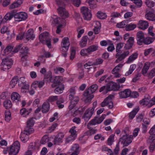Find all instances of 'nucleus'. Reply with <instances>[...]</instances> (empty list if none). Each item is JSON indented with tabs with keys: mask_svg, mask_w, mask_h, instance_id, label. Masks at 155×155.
Returning <instances> with one entry per match:
<instances>
[{
	"mask_svg": "<svg viewBox=\"0 0 155 155\" xmlns=\"http://www.w3.org/2000/svg\"><path fill=\"white\" fill-rule=\"evenodd\" d=\"M39 39L41 42L43 44H46L49 48H51V37L49 34L45 32L39 35Z\"/></svg>",
	"mask_w": 155,
	"mask_h": 155,
	"instance_id": "f257e3e1",
	"label": "nucleus"
},
{
	"mask_svg": "<svg viewBox=\"0 0 155 155\" xmlns=\"http://www.w3.org/2000/svg\"><path fill=\"white\" fill-rule=\"evenodd\" d=\"M140 104L148 107H150L155 104V96L151 100L149 95H146L143 99L140 101Z\"/></svg>",
	"mask_w": 155,
	"mask_h": 155,
	"instance_id": "f03ea898",
	"label": "nucleus"
},
{
	"mask_svg": "<svg viewBox=\"0 0 155 155\" xmlns=\"http://www.w3.org/2000/svg\"><path fill=\"white\" fill-rule=\"evenodd\" d=\"M20 148V144L18 141H15L12 145L7 148L9 155H17Z\"/></svg>",
	"mask_w": 155,
	"mask_h": 155,
	"instance_id": "7ed1b4c3",
	"label": "nucleus"
},
{
	"mask_svg": "<svg viewBox=\"0 0 155 155\" xmlns=\"http://www.w3.org/2000/svg\"><path fill=\"white\" fill-rule=\"evenodd\" d=\"M106 116V115L105 114H103L100 117H95L94 119L91 120L88 124L87 125L88 128L90 129L91 125H95L96 124L101 123L105 119Z\"/></svg>",
	"mask_w": 155,
	"mask_h": 155,
	"instance_id": "20e7f679",
	"label": "nucleus"
},
{
	"mask_svg": "<svg viewBox=\"0 0 155 155\" xmlns=\"http://www.w3.org/2000/svg\"><path fill=\"white\" fill-rule=\"evenodd\" d=\"M132 136H128L127 134L123 135L119 139V142L123 145V146H127L132 141Z\"/></svg>",
	"mask_w": 155,
	"mask_h": 155,
	"instance_id": "39448f33",
	"label": "nucleus"
},
{
	"mask_svg": "<svg viewBox=\"0 0 155 155\" xmlns=\"http://www.w3.org/2000/svg\"><path fill=\"white\" fill-rule=\"evenodd\" d=\"M81 12L82 13L84 19L90 20L91 18V11L86 7H83L81 8Z\"/></svg>",
	"mask_w": 155,
	"mask_h": 155,
	"instance_id": "423d86ee",
	"label": "nucleus"
},
{
	"mask_svg": "<svg viewBox=\"0 0 155 155\" xmlns=\"http://www.w3.org/2000/svg\"><path fill=\"white\" fill-rule=\"evenodd\" d=\"M114 97V95H109L101 103V106L103 107L108 105V107L109 108H112L113 107V104L112 100Z\"/></svg>",
	"mask_w": 155,
	"mask_h": 155,
	"instance_id": "0eeeda50",
	"label": "nucleus"
},
{
	"mask_svg": "<svg viewBox=\"0 0 155 155\" xmlns=\"http://www.w3.org/2000/svg\"><path fill=\"white\" fill-rule=\"evenodd\" d=\"M18 85L19 86L21 87V91L23 92H26V90L29 87V85L27 84L24 77H21L18 79Z\"/></svg>",
	"mask_w": 155,
	"mask_h": 155,
	"instance_id": "6e6552de",
	"label": "nucleus"
},
{
	"mask_svg": "<svg viewBox=\"0 0 155 155\" xmlns=\"http://www.w3.org/2000/svg\"><path fill=\"white\" fill-rule=\"evenodd\" d=\"M27 13L21 12L15 13V12L14 19L16 21H21L25 20L28 18Z\"/></svg>",
	"mask_w": 155,
	"mask_h": 155,
	"instance_id": "1a4fd4ad",
	"label": "nucleus"
},
{
	"mask_svg": "<svg viewBox=\"0 0 155 155\" xmlns=\"http://www.w3.org/2000/svg\"><path fill=\"white\" fill-rule=\"evenodd\" d=\"M94 113V108H88L85 112L82 117V119L85 121L87 122L90 119Z\"/></svg>",
	"mask_w": 155,
	"mask_h": 155,
	"instance_id": "9d476101",
	"label": "nucleus"
},
{
	"mask_svg": "<svg viewBox=\"0 0 155 155\" xmlns=\"http://www.w3.org/2000/svg\"><path fill=\"white\" fill-rule=\"evenodd\" d=\"M70 45V43L69 38L67 37L64 38L62 40L61 44V51L62 52H67Z\"/></svg>",
	"mask_w": 155,
	"mask_h": 155,
	"instance_id": "9b49d317",
	"label": "nucleus"
},
{
	"mask_svg": "<svg viewBox=\"0 0 155 155\" xmlns=\"http://www.w3.org/2000/svg\"><path fill=\"white\" fill-rule=\"evenodd\" d=\"M129 53L130 52L128 51H125L123 53L120 54V52H117L115 55L116 58H117L115 62L118 63L123 61L129 55Z\"/></svg>",
	"mask_w": 155,
	"mask_h": 155,
	"instance_id": "f8f14e48",
	"label": "nucleus"
},
{
	"mask_svg": "<svg viewBox=\"0 0 155 155\" xmlns=\"http://www.w3.org/2000/svg\"><path fill=\"white\" fill-rule=\"evenodd\" d=\"M64 135L62 133H60L56 136H53L54 139L53 142L54 145H59L63 141V139Z\"/></svg>",
	"mask_w": 155,
	"mask_h": 155,
	"instance_id": "ddd939ff",
	"label": "nucleus"
},
{
	"mask_svg": "<svg viewBox=\"0 0 155 155\" xmlns=\"http://www.w3.org/2000/svg\"><path fill=\"white\" fill-rule=\"evenodd\" d=\"M145 17L149 21H153L155 20V14L152 9H146Z\"/></svg>",
	"mask_w": 155,
	"mask_h": 155,
	"instance_id": "4468645a",
	"label": "nucleus"
},
{
	"mask_svg": "<svg viewBox=\"0 0 155 155\" xmlns=\"http://www.w3.org/2000/svg\"><path fill=\"white\" fill-rule=\"evenodd\" d=\"M98 88V86L96 84H93L91 85L84 92V96H87L91 94L92 95V94L95 92Z\"/></svg>",
	"mask_w": 155,
	"mask_h": 155,
	"instance_id": "2eb2a0df",
	"label": "nucleus"
},
{
	"mask_svg": "<svg viewBox=\"0 0 155 155\" xmlns=\"http://www.w3.org/2000/svg\"><path fill=\"white\" fill-rule=\"evenodd\" d=\"M62 77L60 76H56L52 79L51 82L53 83L51 86L52 88H54L57 85L59 84H62L61 82L62 80Z\"/></svg>",
	"mask_w": 155,
	"mask_h": 155,
	"instance_id": "dca6fc26",
	"label": "nucleus"
},
{
	"mask_svg": "<svg viewBox=\"0 0 155 155\" xmlns=\"http://www.w3.org/2000/svg\"><path fill=\"white\" fill-rule=\"evenodd\" d=\"M136 39L137 44L140 45H142L144 39L143 33L142 31H139L137 34Z\"/></svg>",
	"mask_w": 155,
	"mask_h": 155,
	"instance_id": "f3484780",
	"label": "nucleus"
},
{
	"mask_svg": "<svg viewBox=\"0 0 155 155\" xmlns=\"http://www.w3.org/2000/svg\"><path fill=\"white\" fill-rule=\"evenodd\" d=\"M134 42V37H130L129 39L127 40L126 43L125 44L124 47V48L126 50H129L131 49L133 47Z\"/></svg>",
	"mask_w": 155,
	"mask_h": 155,
	"instance_id": "a211bd4d",
	"label": "nucleus"
},
{
	"mask_svg": "<svg viewBox=\"0 0 155 155\" xmlns=\"http://www.w3.org/2000/svg\"><path fill=\"white\" fill-rule=\"evenodd\" d=\"M58 11L60 16L62 17V18L64 19L68 17V13L64 8L59 6L58 9Z\"/></svg>",
	"mask_w": 155,
	"mask_h": 155,
	"instance_id": "6ab92c4d",
	"label": "nucleus"
},
{
	"mask_svg": "<svg viewBox=\"0 0 155 155\" xmlns=\"http://www.w3.org/2000/svg\"><path fill=\"white\" fill-rule=\"evenodd\" d=\"M80 147L78 144L75 143L71 147V150L73 151L70 155H78L80 153Z\"/></svg>",
	"mask_w": 155,
	"mask_h": 155,
	"instance_id": "aec40b11",
	"label": "nucleus"
},
{
	"mask_svg": "<svg viewBox=\"0 0 155 155\" xmlns=\"http://www.w3.org/2000/svg\"><path fill=\"white\" fill-rule=\"evenodd\" d=\"M53 139V137L51 136L49 137L48 135H45L42 137L40 143L41 144H45L48 142L52 141Z\"/></svg>",
	"mask_w": 155,
	"mask_h": 155,
	"instance_id": "412c9836",
	"label": "nucleus"
},
{
	"mask_svg": "<svg viewBox=\"0 0 155 155\" xmlns=\"http://www.w3.org/2000/svg\"><path fill=\"white\" fill-rule=\"evenodd\" d=\"M54 90V92L56 94H59L63 93L64 89V86L62 84H59L57 85Z\"/></svg>",
	"mask_w": 155,
	"mask_h": 155,
	"instance_id": "4be33fe9",
	"label": "nucleus"
},
{
	"mask_svg": "<svg viewBox=\"0 0 155 155\" xmlns=\"http://www.w3.org/2000/svg\"><path fill=\"white\" fill-rule=\"evenodd\" d=\"M15 12L13 11L7 13L4 16L3 19L5 23L8 21L10 20L13 17H14Z\"/></svg>",
	"mask_w": 155,
	"mask_h": 155,
	"instance_id": "5701e85b",
	"label": "nucleus"
},
{
	"mask_svg": "<svg viewBox=\"0 0 155 155\" xmlns=\"http://www.w3.org/2000/svg\"><path fill=\"white\" fill-rule=\"evenodd\" d=\"M131 91L129 89H126L119 93L120 97L121 98H126L130 96Z\"/></svg>",
	"mask_w": 155,
	"mask_h": 155,
	"instance_id": "b1692460",
	"label": "nucleus"
},
{
	"mask_svg": "<svg viewBox=\"0 0 155 155\" xmlns=\"http://www.w3.org/2000/svg\"><path fill=\"white\" fill-rule=\"evenodd\" d=\"M34 31L32 29H29L26 33V39L28 41L30 39L33 40L35 38V35H34Z\"/></svg>",
	"mask_w": 155,
	"mask_h": 155,
	"instance_id": "393cba45",
	"label": "nucleus"
},
{
	"mask_svg": "<svg viewBox=\"0 0 155 155\" xmlns=\"http://www.w3.org/2000/svg\"><path fill=\"white\" fill-rule=\"evenodd\" d=\"M29 135L24 131H22L20 135V139L21 140L24 142L27 141L29 138Z\"/></svg>",
	"mask_w": 155,
	"mask_h": 155,
	"instance_id": "a878e982",
	"label": "nucleus"
},
{
	"mask_svg": "<svg viewBox=\"0 0 155 155\" xmlns=\"http://www.w3.org/2000/svg\"><path fill=\"white\" fill-rule=\"evenodd\" d=\"M139 28L142 30H145L149 26L147 21H145L140 20L138 24Z\"/></svg>",
	"mask_w": 155,
	"mask_h": 155,
	"instance_id": "bb28decb",
	"label": "nucleus"
},
{
	"mask_svg": "<svg viewBox=\"0 0 155 155\" xmlns=\"http://www.w3.org/2000/svg\"><path fill=\"white\" fill-rule=\"evenodd\" d=\"M31 108L26 109L23 108L20 110V114L23 117H26L31 112Z\"/></svg>",
	"mask_w": 155,
	"mask_h": 155,
	"instance_id": "cd10ccee",
	"label": "nucleus"
},
{
	"mask_svg": "<svg viewBox=\"0 0 155 155\" xmlns=\"http://www.w3.org/2000/svg\"><path fill=\"white\" fill-rule=\"evenodd\" d=\"M22 3L21 0H18L14 2L9 6L10 9H13L19 7Z\"/></svg>",
	"mask_w": 155,
	"mask_h": 155,
	"instance_id": "c85d7f7f",
	"label": "nucleus"
},
{
	"mask_svg": "<svg viewBox=\"0 0 155 155\" xmlns=\"http://www.w3.org/2000/svg\"><path fill=\"white\" fill-rule=\"evenodd\" d=\"M45 84L44 81H35L32 83V87L36 88L38 87L39 88L42 87Z\"/></svg>",
	"mask_w": 155,
	"mask_h": 155,
	"instance_id": "c756f323",
	"label": "nucleus"
},
{
	"mask_svg": "<svg viewBox=\"0 0 155 155\" xmlns=\"http://www.w3.org/2000/svg\"><path fill=\"white\" fill-rule=\"evenodd\" d=\"M138 56V54L137 53H134L129 57L126 63L127 64L131 63L137 58Z\"/></svg>",
	"mask_w": 155,
	"mask_h": 155,
	"instance_id": "7c9ffc66",
	"label": "nucleus"
},
{
	"mask_svg": "<svg viewBox=\"0 0 155 155\" xmlns=\"http://www.w3.org/2000/svg\"><path fill=\"white\" fill-rule=\"evenodd\" d=\"M50 109V104L48 102H45L42 105L41 110L43 113H45L48 112Z\"/></svg>",
	"mask_w": 155,
	"mask_h": 155,
	"instance_id": "2f4dec72",
	"label": "nucleus"
},
{
	"mask_svg": "<svg viewBox=\"0 0 155 155\" xmlns=\"http://www.w3.org/2000/svg\"><path fill=\"white\" fill-rule=\"evenodd\" d=\"M88 37L87 36H83L80 42V46L81 48L85 47L87 44Z\"/></svg>",
	"mask_w": 155,
	"mask_h": 155,
	"instance_id": "473e14b6",
	"label": "nucleus"
},
{
	"mask_svg": "<svg viewBox=\"0 0 155 155\" xmlns=\"http://www.w3.org/2000/svg\"><path fill=\"white\" fill-rule=\"evenodd\" d=\"M150 66V63L149 62H145L142 69V73L144 75L146 74L149 70Z\"/></svg>",
	"mask_w": 155,
	"mask_h": 155,
	"instance_id": "72a5a7b5",
	"label": "nucleus"
},
{
	"mask_svg": "<svg viewBox=\"0 0 155 155\" xmlns=\"http://www.w3.org/2000/svg\"><path fill=\"white\" fill-rule=\"evenodd\" d=\"M20 97V95L16 92H13L12 94L11 99L13 101H16V102L19 101Z\"/></svg>",
	"mask_w": 155,
	"mask_h": 155,
	"instance_id": "f704fd0d",
	"label": "nucleus"
},
{
	"mask_svg": "<svg viewBox=\"0 0 155 155\" xmlns=\"http://www.w3.org/2000/svg\"><path fill=\"white\" fill-rule=\"evenodd\" d=\"M86 2L87 3L91 9H94L97 7L96 3L94 0H86Z\"/></svg>",
	"mask_w": 155,
	"mask_h": 155,
	"instance_id": "c9c22d12",
	"label": "nucleus"
},
{
	"mask_svg": "<svg viewBox=\"0 0 155 155\" xmlns=\"http://www.w3.org/2000/svg\"><path fill=\"white\" fill-rule=\"evenodd\" d=\"M139 109L137 108L134 109L129 114V117L130 119H132L135 116V115L138 111Z\"/></svg>",
	"mask_w": 155,
	"mask_h": 155,
	"instance_id": "e433bc0d",
	"label": "nucleus"
},
{
	"mask_svg": "<svg viewBox=\"0 0 155 155\" xmlns=\"http://www.w3.org/2000/svg\"><path fill=\"white\" fill-rule=\"evenodd\" d=\"M13 61L11 58H4L2 60V63H5L6 65L11 66L12 64Z\"/></svg>",
	"mask_w": 155,
	"mask_h": 155,
	"instance_id": "4c0bfd02",
	"label": "nucleus"
},
{
	"mask_svg": "<svg viewBox=\"0 0 155 155\" xmlns=\"http://www.w3.org/2000/svg\"><path fill=\"white\" fill-rule=\"evenodd\" d=\"M5 119L7 122L9 121L11 119V114L10 111L8 110H6L5 113Z\"/></svg>",
	"mask_w": 155,
	"mask_h": 155,
	"instance_id": "58836bf2",
	"label": "nucleus"
},
{
	"mask_svg": "<svg viewBox=\"0 0 155 155\" xmlns=\"http://www.w3.org/2000/svg\"><path fill=\"white\" fill-rule=\"evenodd\" d=\"M136 25L131 23L126 25V30L127 31L133 30L136 28Z\"/></svg>",
	"mask_w": 155,
	"mask_h": 155,
	"instance_id": "ea45409f",
	"label": "nucleus"
},
{
	"mask_svg": "<svg viewBox=\"0 0 155 155\" xmlns=\"http://www.w3.org/2000/svg\"><path fill=\"white\" fill-rule=\"evenodd\" d=\"M24 131L30 135L34 132V130L32 127L26 125Z\"/></svg>",
	"mask_w": 155,
	"mask_h": 155,
	"instance_id": "a19ab883",
	"label": "nucleus"
},
{
	"mask_svg": "<svg viewBox=\"0 0 155 155\" xmlns=\"http://www.w3.org/2000/svg\"><path fill=\"white\" fill-rule=\"evenodd\" d=\"M80 54L83 56H88L91 54L87 48L82 49L80 51Z\"/></svg>",
	"mask_w": 155,
	"mask_h": 155,
	"instance_id": "79ce46f5",
	"label": "nucleus"
},
{
	"mask_svg": "<svg viewBox=\"0 0 155 155\" xmlns=\"http://www.w3.org/2000/svg\"><path fill=\"white\" fill-rule=\"evenodd\" d=\"M98 48V46L97 45H91L87 48L90 53L91 54L92 52L97 50Z\"/></svg>",
	"mask_w": 155,
	"mask_h": 155,
	"instance_id": "37998d69",
	"label": "nucleus"
},
{
	"mask_svg": "<svg viewBox=\"0 0 155 155\" xmlns=\"http://www.w3.org/2000/svg\"><path fill=\"white\" fill-rule=\"evenodd\" d=\"M28 47L23 46L20 50V55H28Z\"/></svg>",
	"mask_w": 155,
	"mask_h": 155,
	"instance_id": "c03bdc74",
	"label": "nucleus"
},
{
	"mask_svg": "<svg viewBox=\"0 0 155 155\" xmlns=\"http://www.w3.org/2000/svg\"><path fill=\"white\" fill-rule=\"evenodd\" d=\"M97 16L101 19H104L107 17L106 14L101 11H98L97 13Z\"/></svg>",
	"mask_w": 155,
	"mask_h": 155,
	"instance_id": "a18cd8bd",
	"label": "nucleus"
},
{
	"mask_svg": "<svg viewBox=\"0 0 155 155\" xmlns=\"http://www.w3.org/2000/svg\"><path fill=\"white\" fill-rule=\"evenodd\" d=\"M4 107L6 109H9L12 106V102L10 100H6L3 103Z\"/></svg>",
	"mask_w": 155,
	"mask_h": 155,
	"instance_id": "49530a36",
	"label": "nucleus"
},
{
	"mask_svg": "<svg viewBox=\"0 0 155 155\" xmlns=\"http://www.w3.org/2000/svg\"><path fill=\"white\" fill-rule=\"evenodd\" d=\"M145 3L147 7L151 8L154 5L155 0H146Z\"/></svg>",
	"mask_w": 155,
	"mask_h": 155,
	"instance_id": "de8ad7c7",
	"label": "nucleus"
},
{
	"mask_svg": "<svg viewBox=\"0 0 155 155\" xmlns=\"http://www.w3.org/2000/svg\"><path fill=\"white\" fill-rule=\"evenodd\" d=\"M18 77L16 76L14 77L12 80L10 82V85L12 86V87H13L18 82Z\"/></svg>",
	"mask_w": 155,
	"mask_h": 155,
	"instance_id": "09e8293b",
	"label": "nucleus"
},
{
	"mask_svg": "<svg viewBox=\"0 0 155 155\" xmlns=\"http://www.w3.org/2000/svg\"><path fill=\"white\" fill-rule=\"evenodd\" d=\"M154 41V39L151 38H144L143 43L145 45H149L152 43Z\"/></svg>",
	"mask_w": 155,
	"mask_h": 155,
	"instance_id": "8fccbe9b",
	"label": "nucleus"
},
{
	"mask_svg": "<svg viewBox=\"0 0 155 155\" xmlns=\"http://www.w3.org/2000/svg\"><path fill=\"white\" fill-rule=\"evenodd\" d=\"M58 124L56 123L53 124L51 127H49L47 130L48 133H51L53 132L58 126Z\"/></svg>",
	"mask_w": 155,
	"mask_h": 155,
	"instance_id": "3c124183",
	"label": "nucleus"
},
{
	"mask_svg": "<svg viewBox=\"0 0 155 155\" xmlns=\"http://www.w3.org/2000/svg\"><path fill=\"white\" fill-rule=\"evenodd\" d=\"M113 81H110L106 85V92L113 91Z\"/></svg>",
	"mask_w": 155,
	"mask_h": 155,
	"instance_id": "603ef678",
	"label": "nucleus"
},
{
	"mask_svg": "<svg viewBox=\"0 0 155 155\" xmlns=\"http://www.w3.org/2000/svg\"><path fill=\"white\" fill-rule=\"evenodd\" d=\"M90 129L89 130L86 131L85 134L87 135H91L95 134L97 131V129H94L91 128H91L89 129Z\"/></svg>",
	"mask_w": 155,
	"mask_h": 155,
	"instance_id": "864d4df0",
	"label": "nucleus"
},
{
	"mask_svg": "<svg viewBox=\"0 0 155 155\" xmlns=\"http://www.w3.org/2000/svg\"><path fill=\"white\" fill-rule=\"evenodd\" d=\"M11 66L6 65V64L3 63H2L0 65L1 69L3 71H5L6 70L9 69L11 68Z\"/></svg>",
	"mask_w": 155,
	"mask_h": 155,
	"instance_id": "5fc2aeb1",
	"label": "nucleus"
},
{
	"mask_svg": "<svg viewBox=\"0 0 155 155\" xmlns=\"http://www.w3.org/2000/svg\"><path fill=\"white\" fill-rule=\"evenodd\" d=\"M76 127L74 126L72 127L69 130V132L71 133V135L75 137H77L76 131L75 130Z\"/></svg>",
	"mask_w": 155,
	"mask_h": 155,
	"instance_id": "6e6d98bb",
	"label": "nucleus"
},
{
	"mask_svg": "<svg viewBox=\"0 0 155 155\" xmlns=\"http://www.w3.org/2000/svg\"><path fill=\"white\" fill-rule=\"evenodd\" d=\"M64 71V69L61 67H57L54 69V72L56 74L63 73Z\"/></svg>",
	"mask_w": 155,
	"mask_h": 155,
	"instance_id": "4d7b16f0",
	"label": "nucleus"
},
{
	"mask_svg": "<svg viewBox=\"0 0 155 155\" xmlns=\"http://www.w3.org/2000/svg\"><path fill=\"white\" fill-rule=\"evenodd\" d=\"M34 118L32 117L28 119L26 125L32 127L35 123Z\"/></svg>",
	"mask_w": 155,
	"mask_h": 155,
	"instance_id": "13d9d810",
	"label": "nucleus"
},
{
	"mask_svg": "<svg viewBox=\"0 0 155 155\" xmlns=\"http://www.w3.org/2000/svg\"><path fill=\"white\" fill-rule=\"evenodd\" d=\"M126 22L125 21H123L120 23H117V27L119 28H123L126 26Z\"/></svg>",
	"mask_w": 155,
	"mask_h": 155,
	"instance_id": "bf43d9fd",
	"label": "nucleus"
},
{
	"mask_svg": "<svg viewBox=\"0 0 155 155\" xmlns=\"http://www.w3.org/2000/svg\"><path fill=\"white\" fill-rule=\"evenodd\" d=\"M71 1L76 7L79 6L81 3V0H71Z\"/></svg>",
	"mask_w": 155,
	"mask_h": 155,
	"instance_id": "052dcab7",
	"label": "nucleus"
},
{
	"mask_svg": "<svg viewBox=\"0 0 155 155\" xmlns=\"http://www.w3.org/2000/svg\"><path fill=\"white\" fill-rule=\"evenodd\" d=\"M13 49V47L11 46H8L4 50V52L5 54H8L11 52Z\"/></svg>",
	"mask_w": 155,
	"mask_h": 155,
	"instance_id": "680f3d73",
	"label": "nucleus"
},
{
	"mask_svg": "<svg viewBox=\"0 0 155 155\" xmlns=\"http://www.w3.org/2000/svg\"><path fill=\"white\" fill-rule=\"evenodd\" d=\"M113 91H117L119 90L120 88V86L117 84L116 83L113 82Z\"/></svg>",
	"mask_w": 155,
	"mask_h": 155,
	"instance_id": "e2e57ef3",
	"label": "nucleus"
},
{
	"mask_svg": "<svg viewBox=\"0 0 155 155\" xmlns=\"http://www.w3.org/2000/svg\"><path fill=\"white\" fill-rule=\"evenodd\" d=\"M58 96H50L48 100V102H53L57 100Z\"/></svg>",
	"mask_w": 155,
	"mask_h": 155,
	"instance_id": "0e129e2a",
	"label": "nucleus"
},
{
	"mask_svg": "<svg viewBox=\"0 0 155 155\" xmlns=\"http://www.w3.org/2000/svg\"><path fill=\"white\" fill-rule=\"evenodd\" d=\"M69 99L70 100H71V102L76 104H77L79 100V98L77 96L74 97V96L72 97L71 98Z\"/></svg>",
	"mask_w": 155,
	"mask_h": 155,
	"instance_id": "69168bd1",
	"label": "nucleus"
},
{
	"mask_svg": "<svg viewBox=\"0 0 155 155\" xmlns=\"http://www.w3.org/2000/svg\"><path fill=\"white\" fill-rule=\"evenodd\" d=\"M124 44L123 43H118L117 44L116 47V51L117 52H119L120 50L123 47Z\"/></svg>",
	"mask_w": 155,
	"mask_h": 155,
	"instance_id": "338daca9",
	"label": "nucleus"
},
{
	"mask_svg": "<svg viewBox=\"0 0 155 155\" xmlns=\"http://www.w3.org/2000/svg\"><path fill=\"white\" fill-rule=\"evenodd\" d=\"M76 137L71 136L70 135L65 140L66 143H68L71 141L74 140Z\"/></svg>",
	"mask_w": 155,
	"mask_h": 155,
	"instance_id": "774afa93",
	"label": "nucleus"
}]
</instances>
